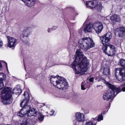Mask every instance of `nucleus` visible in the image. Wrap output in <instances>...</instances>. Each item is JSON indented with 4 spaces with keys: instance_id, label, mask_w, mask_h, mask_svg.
Wrapping results in <instances>:
<instances>
[{
    "instance_id": "1",
    "label": "nucleus",
    "mask_w": 125,
    "mask_h": 125,
    "mask_svg": "<svg viewBox=\"0 0 125 125\" xmlns=\"http://www.w3.org/2000/svg\"><path fill=\"white\" fill-rule=\"evenodd\" d=\"M81 49H77L75 55V60L71 66L75 71V74L79 75L83 74L88 70L89 61L83 54L81 49L87 51L94 47L95 44L92 39L89 37H83L78 42Z\"/></svg>"
},
{
    "instance_id": "2",
    "label": "nucleus",
    "mask_w": 125,
    "mask_h": 125,
    "mask_svg": "<svg viewBox=\"0 0 125 125\" xmlns=\"http://www.w3.org/2000/svg\"><path fill=\"white\" fill-rule=\"evenodd\" d=\"M112 37L111 33L108 32L105 36H102L100 37V39L103 45L102 49L104 52L109 56H112L115 55L116 51L115 46L112 45L109 46L110 49L107 52V47L110 44V40Z\"/></svg>"
},
{
    "instance_id": "3",
    "label": "nucleus",
    "mask_w": 125,
    "mask_h": 125,
    "mask_svg": "<svg viewBox=\"0 0 125 125\" xmlns=\"http://www.w3.org/2000/svg\"><path fill=\"white\" fill-rule=\"evenodd\" d=\"M50 81L53 85L59 89L65 90L68 87V83L64 78L52 76Z\"/></svg>"
},
{
    "instance_id": "4",
    "label": "nucleus",
    "mask_w": 125,
    "mask_h": 125,
    "mask_svg": "<svg viewBox=\"0 0 125 125\" xmlns=\"http://www.w3.org/2000/svg\"><path fill=\"white\" fill-rule=\"evenodd\" d=\"M10 89L9 87L5 88L1 93L2 102L4 104H11L12 101Z\"/></svg>"
},
{
    "instance_id": "5",
    "label": "nucleus",
    "mask_w": 125,
    "mask_h": 125,
    "mask_svg": "<svg viewBox=\"0 0 125 125\" xmlns=\"http://www.w3.org/2000/svg\"><path fill=\"white\" fill-rule=\"evenodd\" d=\"M105 83L107 86L110 89L107 91L106 93H108V92L110 93V94H109L108 96L110 97V99L112 98H113L117 94L121 91V90L120 87L117 88L107 82H105Z\"/></svg>"
},
{
    "instance_id": "6",
    "label": "nucleus",
    "mask_w": 125,
    "mask_h": 125,
    "mask_svg": "<svg viewBox=\"0 0 125 125\" xmlns=\"http://www.w3.org/2000/svg\"><path fill=\"white\" fill-rule=\"evenodd\" d=\"M23 95L25 97V99L21 102L20 106L21 107H23L22 109L24 111H26V112L27 113L31 108V106L30 105L27 104L30 100V96L26 91L24 92Z\"/></svg>"
},
{
    "instance_id": "7",
    "label": "nucleus",
    "mask_w": 125,
    "mask_h": 125,
    "mask_svg": "<svg viewBox=\"0 0 125 125\" xmlns=\"http://www.w3.org/2000/svg\"><path fill=\"white\" fill-rule=\"evenodd\" d=\"M86 5L87 7L90 9L95 8L99 11H100L102 9L101 3H99L98 4V1L97 0L87 1Z\"/></svg>"
},
{
    "instance_id": "8",
    "label": "nucleus",
    "mask_w": 125,
    "mask_h": 125,
    "mask_svg": "<svg viewBox=\"0 0 125 125\" xmlns=\"http://www.w3.org/2000/svg\"><path fill=\"white\" fill-rule=\"evenodd\" d=\"M32 31V28L31 27H26L24 28L21 36V39L23 42L26 43L28 42V41L25 40L24 39L26 38L27 39L28 36L31 34Z\"/></svg>"
},
{
    "instance_id": "9",
    "label": "nucleus",
    "mask_w": 125,
    "mask_h": 125,
    "mask_svg": "<svg viewBox=\"0 0 125 125\" xmlns=\"http://www.w3.org/2000/svg\"><path fill=\"white\" fill-rule=\"evenodd\" d=\"M93 28L96 33L98 34L102 31L103 28V25L101 22H95L93 23Z\"/></svg>"
},
{
    "instance_id": "10",
    "label": "nucleus",
    "mask_w": 125,
    "mask_h": 125,
    "mask_svg": "<svg viewBox=\"0 0 125 125\" xmlns=\"http://www.w3.org/2000/svg\"><path fill=\"white\" fill-rule=\"evenodd\" d=\"M8 46L12 49L14 48L16 44L17 40L16 39L9 36L7 37Z\"/></svg>"
},
{
    "instance_id": "11",
    "label": "nucleus",
    "mask_w": 125,
    "mask_h": 125,
    "mask_svg": "<svg viewBox=\"0 0 125 125\" xmlns=\"http://www.w3.org/2000/svg\"><path fill=\"white\" fill-rule=\"evenodd\" d=\"M77 121L79 122H83L85 119V115L80 112L76 113L75 115Z\"/></svg>"
},
{
    "instance_id": "12",
    "label": "nucleus",
    "mask_w": 125,
    "mask_h": 125,
    "mask_svg": "<svg viewBox=\"0 0 125 125\" xmlns=\"http://www.w3.org/2000/svg\"><path fill=\"white\" fill-rule=\"evenodd\" d=\"M115 33L118 34L119 37L124 36L125 34V28L121 27L117 28L115 30Z\"/></svg>"
},
{
    "instance_id": "13",
    "label": "nucleus",
    "mask_w": 125,
    "mask_h": 125,
    "mask_svg": "<svg viewBox=\"0 0 125 125\" xmlns=\"http://www.w3.org/2000/svg\"><path fill=\"white\" fill-rule=\"evenodd\" d=\"M93 23L87 24L84 28V31L85 33L91 32L93 30Z\"/></svg>"
},
{
    "instance_id": "14",
    "label": "nucleus",
    "mask_w": 125,
    "mask_h": 125,
    "mask_svg": "<svg viewBox=\"0 0 125 125\" xmlns=\"http://www.w3.org/2000/svg\"><path fill=\"white\" fill-rule=\"evenodd\" d=\"M101 69L103 70V75H105L108 78H109L110 75L109 68L107 67H104L102 66Z\"/></svg>"
},
{
    "instance_id": "15",
    "label": "nucleus",
    "mask_w": 125,
    "mask_h": 125,
    "mask_svg": "<svg viewBox=\"0 0 125 125\" xmlns=\"http://www.w3.org/2000/svg\"><path fill=\"white\" fill-rule=\"evenodd\" d=\"M37 113V111L36 109L33 108L27 112V116H36Z\"/></svg>"
},
{
    "instance_id": "16",
    "label": "nucleus",
    "mask_w": 125,
    "mask_h": 125,
    "mask_svg": "<svg viewBox=\"0 0 125 125\" xmlns=\"http://www.w3.org/2000/svg\"><path fill=\"white\" fill-rule=\"evenodd\" d=\"M33 123L32 120L29 118H25L20 125H32Z\"/></svg>"
},
{
    "instance_id": "17",
    "label": "nucleus",
    "mask_w": 125,
    "mask_h": 125,
    "mask_svg": "<svg viewBox=\"0 0 125 125\" xmlns=\"http://www.w3.org/2000/svg\"><path fill=\"white\" fill-rule=\"evenodd\" d=\"M110 19L111 21L116 22H119L120 20L119 16L116 14L113 15L110 17Z\"/></svg>"
},
{
    "instance_id": "18",
    "label": "nucleus",
    "mask_w": 125,
    "mask_h": 125,
    "mask_svg": "<svg viewBox=\"0 0 125 125\" xmlns=\"http://www.w3.org/2000/svg\"><path fill=\"white\" fill-rule=\"evenodd\" d=\"M96 123L97 122L95 119L93 118L90 121H86L84 125H96Z\"/></svg>"
},
{
    "instance_id": "19",
    "label": "nucleus",
    "mask_w": 125,
    "mask_h": 125,
    "mask_svg": "<svg viewBox=\"0 0 125 125\" xmlns=\"http://www.w3.org/2000/svg\"><path fill=\"white\" fill-rule=\"evenodd\" d=\"M22 92V90L21 89L20 87L17 86V87L15 88L12 91V93L13 94L19 95Z\"/></svg>"
},
{
    "instance_id": "20",
    "label": "nucleus",
    "mask_w": 125,
    "mask_h": 125,
    "mask_svg": "<svg viewBox=\"0 0 125 125\" xmlns=\"http://www.w3.org/2000/svg\"><path fill=\"white\" fill-rule=\"evenodd\" d=\"M105 114V112H103L102 113L99 114L98 116L94 118L97 121H101L103 120V116Z\"/></svg>"
},
{
    "instance_id": "21",
    "label": "nucleus",
    "mask_w": 125,
    "mask_h": 125,
    "mask_svg": "<svg viewBox=\"0 0 125 125\" xmlns=\"http://www.w3.org/2000/svg\"><path fill=\"white\" fill-rule=\"evenodd\" d=\"M70 33V38L68 41V43L70 44L73 41L72 39L71 38L72 37H73V33L74 32V30L71 28L70 27L69 28Z\"/></svg>"
},
{
    "instance_id": "22",
    "label": "nucleus",
    "mask_w": 125,
    "mask_h": 125,
    "mask_svg": "<svg viewBox=\"0 0 125 125\" xmlns=\"http://www.w3.org/2000/svg\"><path fill=\"white\" fill-rule=\"evenodd\" d=\"M90 86L88 84V83H85L84 82H82L81 84V89L83 90H85Z\"/></svg>"
},
{
    "instance_id": "23",
    "label": "nucleus",
    "mask_w": 125,
    "mask_h": 125,
    "mask_svg": "<svg viewBox=\"0 0 125 125\" xmlns=\"http://www.w3.org/2000/svg\"><path fill=\"white\" fill-rule=\"evenodd\" d=\"M26 114H27V113L26 112V111H24L22 109L21 110L20 112L17 115L18 116L22 117L24 116Z\"/></svg>"
},
{
    "instance_id": "24",
    "label": "nucleus",
    "mask_w": 125,
    "mask_h": 125,
    "mask_svg": "<svg viewBox=\"0 0 125 125\" xmlns=\"http://www.w3.org/2000/svg\"><path fill=\"white\" fill-rule=\"evenodd\" d=\"M110 93L108 92V93H104L103 96V98L105 100H108L110 99V97L109 96H108L109 94H110Z\"/></svg>"
},
{
    "instance_id": "25",
    "label": "nucleus",
    "mask_w": 125,
    "mask_h": 125,
    "mask_svg": "<svg viewBox=\"0 0 125 125\" xmlns=\"http://www.w3.org/2000/svg\"><path fill=\"white\" fill-rule=\"evenodd\" d=\"M6 77V75L3 73H0V81L2 82Z\"/></svg>"
},
{
    "instance_id": "26",
    "label": "nucleus",
    "mask_w": 125,
    "mask_h": 125,
    "mask_svg": "<svg viewBox=\"0 0 125 125\" xmlns=\"http://www.w3.org/2000/svg\"><path fill=\"white\" fill-rule=\"evenodd\" d=\"M119 64L125 68V60L122 59H120Z\"/></svg>"
},
{
    "instance_id": "27",
    "label": "nucleus",
    "mask_w": 125,
    "mask_h": 125,
    "mask_svg": "<svg viewBox=\"0 0 125 125\" xmlns=\"http://www.w3.org/2000/svg\"><path fill=\"white\" fill-rule=\"evenodd\" d=\"M44 115H43L40 113H39L38 115V119L39 121L41 122L43 120Z\"/></svg>"
},
{
    "instance_id": "28",
    "label": "nucleus",
    "mask_w": 125,
    "mask_h": 125,
    "mask_svg": "<svg viewBox=\"0 0 125 125\" xmlns=\"http://www.w3.org/2000/svg\"><path fill=\"white\" fill-rule=\"evenodd\" d=\"M121 88H122L121 91H122L123 92L125 91V83L121 85Z\"/></svg>"
},
{
    "instance_id": "29",
    "label": "nucleus",
    "mask_w": 125,
    "mask_h": 125,
    "mask_svg": "<svg viewBox=\"0 0 125 125\" xmlns=\"http://www.w3.org/2000/svg\"><path fill=\"white\" fill-rule=\"evenodd\" d=\"M84 31V28L83 27H82L78 31V32L80 34H81L83 31Z\"/></svg>"
},
{
    "instance_id": "30",
    "label": "nucleus",
    "mask_w": 125,
    "mask_h": 125,
    "mask_svg": "<svg viewBox=\"0 0 125 125\" xmlns=\"http://www.w3.org/2000/svg\"><path fill=\"white\" fill-rule=\"evenodd\" d=\"M4 87V84L2 82L0 81V90L2 89Z\"/></svg>"
},
{
    "instance_id": "31",
    "label": "nucleus",
    "mask_w": 125,
    "mask_h": 125,
    "mask_svg": "<svg viewBox=\"0 0 125 125\" xmlns=\"http://www.w3.org/2000/svg\"><path fill=\"white\" fill-rule=\"evenodd\" d=\"M58 27L57 26H53L52 28V30H54L56 29Z\"/></svg>"
},
{
    "instance_id": "32",
    "label": "nucleus",
    "mask_w": 125,
    "mask_h": 125,
    "mask_svg": "<svg viewBox=\"0 0 125 125\" xmlns=\"http://www.w3.org/2000/svg\"><path fill=\"white\" fill-rule=\"evenodd\" d=\"M94 78L93 77H92L89 79V81L90 82H93V80Z\"/></svg>"
},
{
    "instance_id": "33",
    "label": "nucleus",
    "mask_w": 125,
    "mask_h": 125,
    "mask_svg": "<svg viewBox=\"0 0 125 125\" xmlns=\"http://www.w3.org/2000/svg\"><path fill=\"white\" fill-rule=\"evenodd\" d=\"M54 112V111L53 110H52L50 111L51 114L50 115H54L53 113Z\"/></svg>"
},
{
    "instance_id": "34",
    "label": "nucleus",
    "mask_w": 125,
    "mask_h": 125,
    "mask_svg": "<svg viewBox=\"0 0 125 125\" xmlns=\"http://www.w3.org/2000/svg\"><path fill=\"white\" fill-rule=\"evenodd\" d=\"M52 28H48L47 30V31L48 32H50L51 31H52Z\"/></svg>"
},
{
    "instance_id": "35",
    "label": "nucleus",
    "mask_w": 125,
    "mask_h": 125,
    "mask_svg": "<svg viewBox=\"0 0 125 125\" xmlns=\"http://www.w3.org/2000/svg\"><path fill=\"white\" fill-rule=\"evenodd\" d=\"M2 68V65L1 62L0 61V70Z\"/></svg>"
},
{
    "instance_id": "36",
    "label": "nucleus",
    "mask_w": 125,
    "mask_h": 125,
    "mask_svg": "<svg viewBox=\"0 0 125 125\" xmlns=\"http://www.w3.org/2000/svg\"><path fill=\"white\" fill-rule=\"evenodd\" d=\"M4 62L5 63V64L6 65V66L7 67V69L8 70L7 63H6V62H4Z\"/></svg>"
},
{
    "instance_id": "37",
    "label": "nucleus",
    "mask_w": 125,
    "mask_h": 125,
    "mask_svg": "<svg viewBox=\"0 0 125 125\" xmlns=\"http://www.w3.org/2000/svg\"><path fill=\"white\" fill-rule=\"evenodd\" d=\"M96 80L97 81H100V79H98V78H97L96 79Z\"/></svg>"
},
{
    "instance_id": "38",
    "label": "nucleus",
    "mask_w": 125,
    "mask_h": 125,
    "mask_svg": "<svg viewBox=\"0 0 125 125\" xmlns=\"http://www.w3.org/2000/svg\"><path fill=\"white\" fill-rule=\"evenodd\" d=\"M85 113V114H88L89 113V111H87V112H84Z\"/></svg>"
},
{
    "instance_id": "39",
    "label": "nucleus",
    "mask_w": 125,
    "mask_h": 125,
    "mask_svg": "<svg viewBox=\"0 0 125 125\" xmlns=\"http://www.w3.org/2000/svg\"><path fill=\"white\" fill-rule=\"evenodd\" d=\"M101 86V85H97V87H99L100 86Z\"/></svg>"
},
{
    "instance_id": "40",
    "label": "nucleus",
    "mask_w": 125,
    "mask_h": 125,
    "mask_svg": "<svg viewBox=\"0 0 125 125\" xmlns=\"http://www.w3.org/2000/svg\"><path fill=\"white\" fill-rule=\"evenodd\" d=\"M58 64H54L53 65H58Z\"/></svg>"
},
{
    "instance_id": "41",
    "label": "nucleus",
    "mask_w": 125,
    "mask_h": 125,
    "mask_svg": "<svg viewBox=\"0 0 125 125\" xmlns=\"http://www.w3.org/2000/svg\"><path fill=\"white\" fill-rule=\"evenodd\" d=\"M109 106H110V103H109Z\"/></svg>"
},
{
    "instance_id": "42",
    "label": "nucleus",
    "mask_w": 125,
    "mask_h": 125,
    "mask_svg": "<svg viewBox=\"0 0 125 125\" xmlns=\"http://www.w3.org/2000/svg\"><path fill=\"white\" fill-rule=\"evenodd\" d=\"M47 106H46V107H47Z\"/></svg>"
},
{
    "instance_id": "43",
    "label": "nucleus",
    "mask_w": 125,
    "mask_h": 125,
    "mask_svg": "<svg viewBox=\"0 0 125 125\" xmlns=\"http://www.w3.org/2000/svg\"><path fill=\"white\" fill-rule=\"evenodd\" d=\"M73 122L74 123V121H73Z\"/></svg>"
}]
</instances>
